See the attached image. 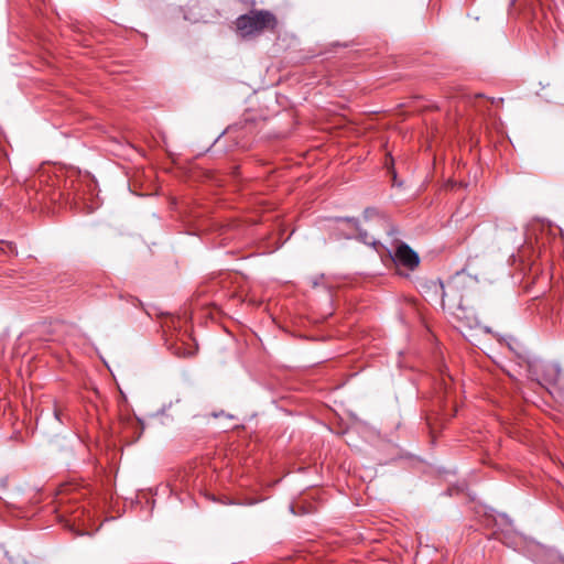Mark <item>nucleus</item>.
<instances>
[{
    "instance_id": "obj_1",
    "label": "nucleus",
    "mask_w": 564,
    "mask_h": 564,
    "mask_svg": "<svg viewBox=\"0 0 564 564\" xmlns=\"http://www.w3.org/2000/svg\"><path fill=\"white\" fill-rule=\"evenodd\" d=\"M275 17L265 10H252L236 20V28L242 37L252 36L264 30L274 29Z\"/></svg>"
},
{
    "instance_id": "obj_2",
    "label": "nucleus",
    "mask_w": 564,
    "mask_h": 564,
    "mask_svg": "<svg viewBox=\"0 0 564 564\" xmlns=\"http://www.w3.org/2000/svg\"><path fill=\"white\" fill-rule=\"evenodd\" d=\"M391 258L397 265H403L410 270L416 268L420 262L417 253L403 242L398 245Z\"/></svg>"
},
{
    "instance_id": "obj_3",
    "label": "nucleus",
    "mask_w": 564,
    "mask_h": 564,
    "mask_svg": "<svg viewBox=\"0 0 564 564\" xmlns=\"http://www.w3.org/2000/svg\"><path fill=\"white\" fill-rule=\"evenodd\" d=\"M336 223L347 229L345 232L346 238L355 237L358 234V237L366 243H369L368 236L366 232H362L359 228V223L355 218H339Z\"/></svg>"
},
{
    "instance_id": "obj_4",
    "label": "nucleus",
    "mask_w": 564,
    "mask_h": 564,
    "mask_svg": "<svg viewBox=\"0 0 564 564\" xmlns=\"http://www.w3.org/2000/svg\"><path fill=\"white\" fill-rule=\"evenodd\" d=\"M441 288H442V304L443 306L446 305V301L451 302L453 300H457L458 296H457V289L456 286L453 284V283H448L447 284V289H445V286L443 284H441Z\"/></svg>"
},
{
    "instance_id": "obj_5",
    "label": "nucleus",
    "mask_w": 564,
    "mask_h": 564,
    "mask_svg": "<svg viewBox=\"0 0 564 564\" xmlns=\"http://www.w3.org/2000/svg\"><path fill=\"white\" fill-rule=\"evenodd\" d=\"M375 215H377V210L376 209H372V208H367L364 213V216L366 219L368 218H371L373 217Z\"/></svg>"
},
{
    "instance_id": "obj_6",
    "label": "nucleus",
    "mask_w": 564,
    "mask_h": 564,
    "mask_svg": "<svg viewBox=\"0 0 564 564\" xmlns=\"http://www.w3.org/2000/svg\"><path fill=\"white\" fill-rule=\"evenodd\" d=\"M54 416L56 417V420H58L59 422H62V419H61V411L55 406L54 408Z\"/></svg>"
},
{
    "instance_id": "obj_7",
    "label": "nucleus",
    "mask_w": 564,
    "mask_h": 564,
    "mask_svg": "<svg viewBox=\"0 0 564 564\" xmlns=\"http://www.w3.org/2000/svg\"><path fill=\"white\" fill-rule=\"evenodd\" d=\"M457 310L463 311L460 299H458V302H457Z\"/></svg>"
}]
</instances>
